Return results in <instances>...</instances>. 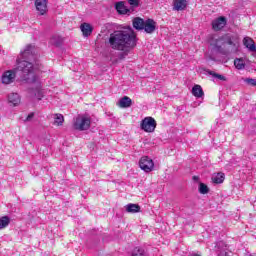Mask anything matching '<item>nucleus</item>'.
<instances>
[{"mask_svg": "<svg viewBox=\"0 0 256 256\" xmlns=\"http://www.w3.org/2000/svg\"><path fill=\"white\" fill-rule=\"evenodd\" d=\"M129 55V51H124V52H121L119 55H118V58L120 60H123L125 59V57H127Z\"/></svg>", "mask_w": 256, "mask_h": 256, "instance_id": "473e14b6", "label": "nucleus"}, {"mask_svg": "<svg viewBox=\"0 0 256 256\" xmlns=\"http://www.w3.org/2000/svg\"><path fill=\"white\" fill-rule=\"evenodd\" d=\"M16 73H20V79L25 83H37L39 77L35 75V68L33 67V62H29V60H21V58H17L16 60Z\"/></svg>", "mask_w": 256, "mask_h": 256, "instance_id": "7ed1b4c3", "label": "nucleus"}, {"mask_svg": "<svg viewBox=\"0 0 256 256\" xmlns=\"http://www.w3.org/2000/svg\"><path fill=\"white\" fill-rule=\"evenodd\" d=\"M193 180H194V181H199V177L193 176Z\"/></svg>", "mask_w": 256, "mask_h": 256, "instance_id": "f704fd0d", "label": "nucleus"}, {"mask_svg": "<svg viewBox=\"0 0 256 256\" xmlns=\"http://www.w3.org/2000/svg\"><path fill=\"white\" fill-rule=\"evenodd\" d=\"M30 95H33L38 99V101H41L43 99V91H41V88H36V89H30L29 90Z\"/></svg>", "mask_w": 256, "mask_h": 256, "instance_id": "5701e85b", "label": "nucleus"}, {"mask_svg": "<svg viewBox=\"0 0 256 256\" xmlns=\"http://www.w3.org/2000/svg\"><path fill=\"white\" fill-rule=\"evenodd\" d=\"M187 9V0H173V11H185Z\"/></svg>", "mask_w": 256, "mask_h": 256, "instance_id": "4468645a", "label": "nucleus"}, {"mask_svg": "<svg viewBox=\"0 0 256 256\" xmlns=\"http://www.w3.org/2000/svg\"><path fill=\"white\" fill-rule=\"evenodd\" d=\"M109 43L111 49L125 51V49H135L137 47V35L131 26L124 30H116L110 34Z\"/></svg>", "mask_w": 256, "mask_h": 256, "instance_id": "f257e3e1", "label": "nucleus"}, {"mask_svg": "<svg viewBox=\"0 0 256 256\" xmlns=\"http://www.w3.org/2000/svg\"><path fill=\"white\" fill-rule=\"evenodd\" d=\"M80 29L84 37H89L91 33H93V26H91V24L86 22L81 24Z\"/></svg>", "mask_w": 256, "mask_h": 256, "instance_id": "a211bd4d", "label": "nucleus"}, {"mask_svg": "<svg viewBox=\"0 0 256 256\" xmlns=\"http://www.w3.org/2000/svg\"><path fill=\"white\" fill-rule=\"evenodd\" d=\"M51 41L55 47H61L63 45V38L61 36H53Z\"/></svg>", "mask_w": 256, "mask_h": 256, "instance_id": "cd10ccee", "label": "nucleus"}, {"mask_svg": "<svg viewBox=\"0 0 256 256\" xmlns=\"http://www.w3.org/2000/svg\"><path fill=\"white\" fill-rule=\"evenodd\" d=\"M15 77H17V70H15V68L13 70H8L2 75V83L4 85H11V83L15 81Z\"/></svg>", "mask_w": 256, "mask_h": 256, "instance_id": "6e6552de", "label": "nucleus"}, {"mask_svg": "<svg viewBox=\"0 0 256 256\" xmlns=\"http://www.w3.org/2000/svg\"><path fill=\"white\" fill-rule=\"evenodd\" d=\"M139 167L145 173H151L155 169V162L149 156H142L139 160Z\"/></svg>", "mask_w": 256, "mask_h": 256, "instance_id": "423d86ee", "label": "nucleus"}, {"mask_svg": "<svg viewBox=\"0 0 256 256\" xmlns=\"http://www.w3.org/2000/svg\"><path fill=\"white\" fill-rule=\"evenodd\" d=\"M91 127V119L87 117H78L74 122V129L76 131H87Z\"/></svg>", "mask_w": 256, "mask_h": 256, "instance_id": "0eeeda50", "label": "nucleus"}, {"mask_svg": "<svg viewBox=\"0 0 256 256\" xmlns=\"http://www.w3.org/2000/svg\"><path fill=\"white\" fill-rule=\"evenodd\" d=\"M0 53H1V50H0Z\"/></svg>", "mask_w": 256, "mask_h": 256, "instance_id": "4c0bfd02", "label": "nucleus"}, {"mask_svg": "<svg viewBox=\"0 0 256 256\" xmlns=\"http://www.w3.org/2000/svg\"><path fill=\"white\" fill-rule=\"evenodd\" d=\"M192 95L194 97H197L198 99L203 97V95H205V93L203 92V88L201 87V85L196 84L193 86L192 88Z\"/></svg>", "mask_w": 256, "mask_h": 256, "instance_id": "6ab92c4d", "label": "nucleus"}, {"mask_svg": "<svg viewBox=\"0 0 256 256\" xmlns=\"http://www.w3.org/2000/svg\"><path fill=\"white\" fill-rule=\"evenodd\" d=\"M199 193H201V195H207V193H209V187L207 186V184H199Z\"/></svg>", "mask_w": 256, "mask_h": 256, "instance_id": "c756f323", "label": "nucleus"}, {"mask_svg": "<svg viewBox=\"0 0 256 256\" xmlns=\"http://www.w3.org/2000/svg\"><path fill=\"white\" fill-rule=\"evenodd\" d=\"M132 25L136 31H143L145 27V20L141 17H135L132 20Z\"/></svg>", "mask_w": 256, "mask_h": 256, "instance_id": "2eb2a0df", "label": "nucleus"}, {"mask_svg": "<svg viewBox=\"0 0 256 256\" xmlns=\"http://www.w3.org/2000/svg\"><path fill=\"white\" fill-rule=\"evenodd\" d=\"M18 59L22 61H35L37 59V50L32 44H28L24 51L20 52Z\"/></svg>", "mask_w": 256, "mask_h": 256, "instance_id": "20e7f679", "label": "nucleus"}, {"mask_svg": "<svg viewBox=\"0 0 256 256\" xmlns=\"http://www.w3.org/2000/svg\"><path fill=\"white\" fill-rule=\"evenodd\" d=\"M125 209L127 213H139L141 211V206H139V204L130 203L125 206Z\"/></svg>", "mask_w": 256, "mask_h": 256, "instance_id": "412c9836", "label": "nucleus"}, {"mask_svg": "<svg viewBox=\"0 0 256 256\" xmlns=\"http://www.w3.org/2000/svg\"><path fill=\"white\" fill-rule=\"evenodd\" d=\"M35 7L40 15H44L47 13V0H35Z\"/></svg>", "mask_w": 256, "mask_h": 256, "instance_id": "ddd939ff", "label": "nucleus"}, {"mask_svg": "<svg viewBox=\"0 0 256 256\" xmlns=\"http://www.w3.org/2000/svg\"><path fill=\"white\" fill-rule=\"evenodd\" d=\"M132 256H147V252L142 247H135L132 250Z\"/></svg>", "mask_w": 256, "mask_h": 256, "instance_id": "a878e982", "label": "nucleus"}, {"mask_svg": "<svg viewBox=\"0 0 256 256\" xmlns=\"http://www.w3.org/2000/svg\"><path fill=\"white\" fill-rule=\"evenodd\" d=\"M8 103L12 105V107H17L21 103V96L18 93H10L8 94Z\"/></svg>", "mask_w": 256, "mask_h": 256, "instance_id": "dca6fc26", "label": "nucleus"}, {"mask_svg": "<svg viewBox=\"0 0 256 256\" xmlns=\"http://www.w3.org/2000/svg\"><path fill=\"white\" fill-rule=\"evenodd\" d=\"M244 45L247 49H249V51H251L252 53H255L256 45H255V42H253V39L249 37L244 38Z\"/></svg>", "mask_w": 256, "mask_h": 256, "instance_id": "aec40b11", "label": "nucleus"}, {"mask_svg": "<svg viewBox=\"0 0 256 256\" xmlns=\"http://www.w3.org/2000/svg\"><path fill=\"white\" fill-rule=\"evenodd\" d=\"M214 251L218 256H229V253L227 252V245L223 241L215 243Z\"/></svg>", "mask_w": 256, "mask_h": 256, "instance_id": "9d476101", "label": "nucleus"}, {"mask_svg": "<svg viewBox=\"0 0 256 256\" xmlns=\"http://www.w3.org/2000/svg\"><path fill=\"white\" fill-rule=\"evenodd\" d=\"M205 72L207 73V75H211L215 79H219L220 81H227V77H225L221 74H218L212 70L206 69Z\"/></svg>", "mask_w": 256, "mask_h": 256, "instance_id": "b1692460", "label": "nucleus"}, {"mask_svg": "<svg viewBox=\"0 0 256 256\" xmlns=\"http://www.w3.org/2000/svg\"><path fill=\"white\" fill-rule=\"evenodd\" d=\"M64 121H65V117H63L62 114H55L54 125H57L58 127H61V125H63Z\"/></svg>", "mask_w": 256, "mask_h": 256, "instance_id": "bb28decb", "label": "nucleus"}, {"mask_svg": "<svg viewBox=\"0 0 256 256\" xmlns=\"http://www.w3.org/2000/svg\"><path fill=\"white\" fill-rule=\"evenodd\" d=\"M11 223V218L9 216H3L0 218V229H5Z\"/></svg>", "mask_w": 256, "mask_h": 256, "instance_id": "393cba45", "label": "nucleus"}, {"mask_svg": "<svg viewBox=\"0 0 256 256\" xmlns=\"http://www.w3.org/2000/svg\"><path fill=\"white\" fill-rule=\"evenodd\" d=\"M244 82L247 83V85H251L252 87H256V79L253 78H245Z\"/></svg>", "mask_w": 256, "mask_h": 256, "instance_id": "7c9ffc66", "label": "nucleus"}, {"mask_svg": "<svg viewBox=\"0 0 256 256\" xmlns=\"http://www.w3.org/2000/svg\"><path fill=\"white\" fill-rule=\"evenodd\" d=\"M140 127L145 133H154L155 129H157V121L151 116L145 117L141 121Z\"/></svg>", "mask_w": 256, "mask_h": 256, "instance_id": "39448f33", "label": "nucleus"}, {"mask_svg": "<svg viewBox=\"0 0 256 256\" xmlns=\"http://www.w3.org/2000/svg\"><path fill=\"white\" fill-rule=\"evenodd\" d=\"M209 59L211 60V61H215V57H213V56H209Z\"/></svg>", "mask_w": 256, "mask_h": 256, "instance_id": "c9c22d12", "label": "nucleus"}, {"mask_svg": "<svg viewBox=\"0 0 256 256\" xmlns=\"http://www.w3.org/2000/svg\"><path fill=\"white\" fill-rule=\"evenodd\" d=\"M234 65H235L236 69H239V70L245 69V62L243 61L242 58H236L234 60Z\"/></svg>", "mask_w": 256, "mask_h": 256, "instance_id": "c85d7f7f", "label": "nucleus"}, {"mask_svg": "<svg viewBox=\"0 0 256 256\" xmlns=\"http://www.w3.org/2000/svg\"><path fill=\"white\" fill-rule=\"evenodd\" d=\"M225 25H227V18L225 16H220L212 22V29L214 31H221Z\"/></svg>", "mask_w": 256, "mask_h": 256, "instance_id": "9b49d317", "label": "nucleus"}, {"mask_svg": "<svg viewBox=\"0 0 256 256\" xmlns=\"http://www.w3.org/2000/svg\"><path fill=\"white\" fill-rule=\"evenodd\" d=\"M33 117H35V113L31 112L27 118L25 119V121H31L33 119Z\"/></svg>", "mask_w": 256, "mask_h": 256, "instance_id": "72a5a7b5", "label": "nucleus"}, {"mask_svg": "<svg viewBox=\"0 0 256 256\" xmlns=\"http://www.w3.org/2000/svg\"><path fill=\"white\" fill-rule=\"evenodd\" d=\"M141 0H128V3L132 7H139V3Z\"/></svg>", "mask_w": 256, "mask_h": 256, "instance_id": "2f4dec72", "label": "nucleus"}, {"mask_svg": "<svg viewBox=\"0 0 256 256\" xmlns=\"http://www.w3.org/2000/svg\"><path fill=\"white\" fill-rule=\"evenodd\" d=\"M114 7L119 15H131L133 11V9L127 8V6H125L124 1L116 2Z\"/></svg>", "mask_w": 256, "mask_h": 256, "instance_id": "1a4fd4ad", "label": "nucleus"}, {"mask_svg": "<svg viewBox=\"0 0 256 256\" xmlns=\"http://www.w3.org/2000/svg\"><path fill=\"white\" fill-rule=\"evenodd\" d=\"M157 29V22L153 19H147L144 22V31L145 33L152 34L155 33V30Z\"/></svg>", "mask_w": 256, "mask_h": 256, "instance_id": "f8f14e48", "label": "nucleus"}, {"mask_svg": "<svg viewBox=\"0 0 256 256\" xmlns=\"http://www.w3.org/2000/svg\"><path fill=\"white\" fill-rule=\"evenodd\" d=\"M190 256H201L200 254L193 253Z\"/></svg>", "mask_w": 256, "mask_h": 256, "instance_id": "e433bc0d", "label": "nucleus"}, {"mask_svg": "<svg viewBox=\"0 0 256 256\" xmlns=\"http://www.w3.org/2000/svg\"><path fill=\"white\" fill-rule=\"evenodd\" d=\"M213 51L220 55H229L237 49V36L233 34H225L214 39L211 43Z\"/></svg>", "mask_w": 256, "mask_h": 256, "instance_id": "f03ea898", "label": "nucleus"}, {"mask_svg": "<svg viewBox=\"0 0 256 256\" xmlns=\"http://www.w3.org/2000/svg\"><path fill=\"white\" fill-rule=\"evenodd\" d=\"M212 181L216 185H219L225 181V174L220 172L217 175L212 176Z\"/></svg>", "mask_w": 256, "mask_h": 256, "instance_id": "4be33fe9", "label": "nucleus"}, {"mask_svg": "<svg viewBox=\"0 0 256 256\" xmlns=\"http://www.w3.org/2000/svg\"><path fill=\"white\" fill-rule=\"evenodd\" d=\"M117 105L121 108V109H129V107H131V105H133V100H131L129 98V96H124L122 97L119 102L117 103Z\"/></svg>", "mask_w": 256, "mask_h": 256, "instance_id": "f3484780", "label": "nucleus"}]
</instances>
